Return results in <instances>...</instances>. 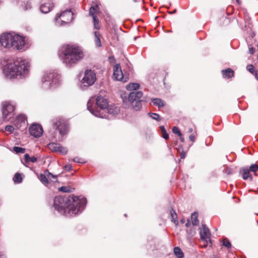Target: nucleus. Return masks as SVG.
<instances>
[{
    "label": "nucleus",
    "mask_w": 258,
    "mask_h": 258,
    "mask_svg": "<svg viewBox=\"0 0 258 258\" xmlns=\"http://www.w3.org/2000/svg\"><path fill=\"white\" fill-rule=\"evenodd\" d=\"M250 171L247 168H243L240 170V173L241 174L242 178L244 179H249L250 180H252V177L249 173Z\"/></svg>",
    "instance_id": "412c9836"
},
{
    "label": "nucleus",
    "mask_w": 258,
    "mask_h": 258,
    "mask_svg": "<svg viewBox=\"0 0 258 258\" xmlns=\"http://www.w3.org/2000/svg\"><path fill=\"white\" fill-rule=\"evenodd\" d=\"M13 180L15 183H19L21 182L22 180V178L21 177V174L19 173H16L13 177Z\"/></svg>",
    "instance_id": "c756f323"
},
{
    "label": "nucleus",
    "mask_w": 258,
    "mask_h": 258,
    "mask_svg": "<svg viewBox=\"0 0 258 258\" xmlns=\"http://www.w3.org/2000/svg\"><path fill=\"white\" fill-rule=\"evenodd\" d=\"M64 169L66 170V171H70L71 169H72V166L70 164H68V165H66L64 167Z\"/></svg>",
    "instance_id": "c03bdc74"
},
{
    "label": "nucleus",
    "mask_w": 258,
    "mask_h": 258,
    "mask_svg": "<svg viewBox=\"0 0 258 258\" xmlns=\"http://www.w3.org/2000/svg\"><path fill=\"white\" fill-rule=\"evenodd\" d=\"M13 39V33L3 34L0 36V48H11V43Z\"/></svg>",
    "instance_id": "f8f14e48"
},
{
    "label": "nucleus",
    "mask_w": 258,
    "mask_h": 258,
    "mask_svg": "<svg viewBox=\"0 0 258 258\" xmlns=\"http://www.w3.org/2000/svg\"><path fill=\"white\" fill-rule=\"evenodd\" d=\"M246 70L252 74H254L255 73L254 67L252 64L247 65L246 67Z\"/></svg>",
    "instance_id": "4c0bfd02"
},
{
    "label": "nucleus",
    "mask_w": 258,
    "mask_h": 258,
    "mask_svg": "<svg viewBox=\"0 0 258 258\" xmlns=\"http://www.w3.org/2000/svg\"><path fill=\"white\" fill-rule=\"evenodd\" d=\"M179 139H180V140L181 142H184V138L182 137V136L181 137H179Z\"/></svg>",
    "instance_id": "3c124183"
},
{
    "label": "nucleus",
    "mask_w": 258,
    "mask_h": 258,
    "mask_svg": "<svg viewBox=\"0 0 258 258\" xmlns=\"http://www.w3.org/2000/svg\"><path fill=\"white\" fill-rule=\"evenodd\" d=\"M191 219L193 225H197L199 224L197 213L194 212L192 213L191 215Z\"/></svg>",
    "instance_id": "cd10ccee"
},
{
    "label": "nucleus",
    "mask_w": 258,
    "mask_h": 258,
    "mask_svg": "<svg viewBox=\"0 0 258 258\" xmlns=\"http://www.w3.org/2000/svg\"><path fill=\"white\" fill-rule=\"evenodd\" d=\"M148 114L150 117H151L152 119L154 120H156L157 121H160L161 120L159 115L157 113H149Z\"/></svg>",
    "instance_id": "72a5a7b5"
},
{
    "label": "nucleus",
    "mask_w": 258,
    "mask_h": 258,
    "mask_svg": "<svg viewBox=\"0 0 258 258\" xmlns=\"http://www.w3.org/2000/svg\"><path fill=\"white\" fill-rule=\"evenodd\" d=\"M108 105L107 99L99 96L96 98L91 97L87 102L88 110L98 117H107L106 107Z\"/></svg>",
    "instance_id": "20e7f679"
},
{
    "label": "nucleus",
    "mask_w": 258,
    "mask_h": 258,
    "mask_svg": "<svg viewBox=\"0 0 258 258\" xmlns=\"http://www.w3.org/2000/svg\"><path fill=\"white\" fill-rule=\"evenodd\" d=\"M152 102L155 106L159 108L164 107L165 105V102L160 98H156L152 99Z\"/></svg>",
    "instance_id": "4be33fe9"
},
{
    "label": "nucleus",
    "mask_w": 258,
    "mask_h": 258,
    "mask_svg": "<svg viewBox=\"0 0 258 258\" xmlns=\"http://www.w3.org/2000/svg\"><path fill=\"white\" fill-rule=\"evenodd\" d=\"M95 35V44L96 46L97 47H101L102 46V44L101 42L100 38L101 37V35L100 34L99 32L95 31L94 32Z\"/></svg>",
    "instance_id": "5701e85b"
},
{
    "label": "nucleus",
    "mask_w": 258,
    "mask_h": 258,
    "mask_svg": "<svg viewBox=\"0 0 258 258\" xmlns=\"http://www.w3.org/2000/svg\"><path fill=\"white\" fill-rule=\"evenodd\" d=\"M200 237L202 240L205 241L207 243L211 242L210 230L205 225H202V227L200 229Z\"/></svg>",
    "instance_id": "4468645a"
},
{
    "label": "nucleus",
    "mask_w": 258,
    "mask_h": 258,
    "mask_svg": "<svg viewBox=\"0 0 258 258\" xmlns=\"http://www.w3.org/2000/svg\"><path fill=\"white\" fill-rule=\"evenodd\" d=\"M59 57L63 63L69 68L77 64L84 57V53L78 46L67 45L62 47Z\"/></svg>",
    "instance_id": "7ed1b4c3"
},
{
    "label": "nucleus",
    "mask_w": 258,
    "mask_h": 258,
    "mask_svg": "<svg viewBox=\"0 0 258 258\" xmlns=\"http://www.w3.org/2000/svg\"><path fill=\"white\" fill-rule=\"evenodd\" d=\"M143 96L141 91H134L131 92L128 96V101L132 104V107L136 110H139L142 107L140 99Z\"/></svg>",
    "instance_id": "6e6552de"
},
{
    "label": "nucleus",
    "mask_w": 258,
    "mask_h": 258,
    "mask_svg": "<svg viewBox=\"0 0 258 258\" xmlns=\"http://www.w3.org/2000/svg\"><path fill=\"white\" fill-rule=\"evenodd\" d=\"M53 127L59 132L60 137L59 140H62V137L67 134L69 131V127L66 121L62 118H56L53 120Z\"/></svg>",
    "instance_id": "423d86ee"
},
{
    "label": "nucleus",
    "mask_w": 258,
    "mask_h": 258,
    "mask_svg": "<svg viewBox=\"0 0 258 258\" xmlns=\"http://www.w3.org/2000/svg\"><path fill=\"white\" fill-rule=\"evenodd\" d=\"M192 132V128H190L189 129V132Z\"/></svg>",
    "instance_id": "6e6d98bb"
},
{
    "label": "nucleus",
    "mask_w": 258,
    "mask_h": 258,
    "mask_svg": "<svg viewBox=\"0 0 258 258\" xmlns=\"http://www.w3.org/2000/svg\"><path fill=\"white\" fill-rule=\"evenodd\" d=\"M248 170L250 171L255 172L258 170V166L256 164H252Z\"/></svg>",
    "instance_id": "a19ab883"
},
{
    "label": "nucleus",
    "mask_w": 258,
    "mask_h": 258,
    "mask_svg": "<svg viewBox=\"0 0 258 258\" xmlns=\"http://www.w3.org/2000/svg\"><path fill=\"white\" fill-rule=\"evenodd\" d=\"M59 75L54 72L44 73L41 80L42 87L46 90L54 87L59 82Z\"/></svg>",
    "instance_id": "39448f33"
},
{
    "label": "nucleus",
    "mask_w": 258,
    "mask_h": 258,
    "mask_svg": "<svg viewBox=\"0 0 258 258\" xmlns=\"http://www.w3.org/2000/svg\"><path fill=\"white\" fill-rule=\"evenodd\" d=\"M170 215L172 218V221L176 224H178V221L177 220V216L175 211L173 209H171L170 211Z\"/></svg>",
    "instance_id": "c85d7f7f"
},
{
    "label": "nucleus",
    "mask_w": 258,
    "mask_h": 258,
    "mask_svg": "<svg viewBox=\"0 0 258 258\" xmlns=\"http://www.w3.org/2000/svg\"><path fill=\"white\" fill-rule=\"evenodd\" d=\"M189 140L191 141L194 142L195 141V136L194 135H191L189 136Z\"/></svg>",
    "instance_id": "de8ad7c7"
},
{
    "label": "nucleus",
    "mask_w": 258,
    "mask_h": 258,
    "mask_svg": "<svg viewBox=\"0 0 258 258\" xmlns=\"http://www.w3.org/2000/svg\"><path fill=\"white\" fill-rule=\"evenodd\" d=\"M24 160L27 163L30 162L34 163L37 161V158L35 156L30 157L28 154H25L24 155Z\"/></svg>",
    "instance_id": "a878e982"
},
{
    "label": "nucleus",
    "mask_w": 258,
    "mask_h": 258,
    "mask_svg": "<svg viewBox=\"0 0 258 258\" xmlns=\"http://www.w3.org/2000/svg\"><path fill=\"white\" fill-rule=\"evenodd\" d=\"M97 8H98V6H92V7H91L90 8L89 14H90V16H91L93 18V17H96L95 15V13H96V9Z\"/></svg>",
    "instance_id": "c9c22d12"
},
{
    "label": "nucleus",
    "mask_w": 258,
    "mask_h": 258,
    "mask_svg": "<svg viewBox=\"0 0 258 258\" xmlns=\"http://www.w3.org/2000/svg\"><path fill=\"white\" fill-rule=\"evenodd\" d=\"M29 132L35 138L40 137L43 133L42 126L37 124H33L29 127Z\"/></svg>",
    "instance_id": "2eb2a0df"
},
{
    "label": "nucleus",
    "mask_w": 258,
    "mask_h": 258,
    "mask_svg": "<svg viewBox=\"0 0 258 258\" xmlns=\"http://www.w3.org/2000/svg\"><path fill=\"white\" fill-rule=\"evenodd\" d=\"M190 225V222L189 220H187V222L185 224L186 227H188Z\"/></svg>",
    "instance_id": "8fccbe9b"
},
{
    "label": "nucleus",
    "mask_w": 258,
    "mask_h": 258,
    "mask_svg": "<svg viewBox=\"0 0 258 258\" xmlns=\"http://www.w3.org/2000/svg\"><path fill=\"white\" fill-rule=\"evenodd\" d=\"M48 147L52 151L59 152L62 155H66L68 152V150L66 147H62L57 143H49Z\"/></svg>",
    "instance_id": "dca6fc26"
},
{
    "label": "nucleus",
    "mask_w": 258,
    "mask_h": 258,
    "mask_svg": "<svg viewBox=\"0 0 258 258\" xmlns=\"http://www.w3.org/2000/svg\"><path fill=\"white\" fill-rule=\"evenodd\" d=\"M93 21H94V26L96 29H99L100 27L99 26V21L97 19L96 17H93Z\"/></svg>",
    "instance_id": "58836bf2"
},
{
    "label": "nucleus",
    "mask_w": 258,
    "mask_h": 258,
    "mask_svg": "<svg viewBox=\"0 0 258 258\" xmlns=\"http://www.w3.org/2000/svg\"><path fill=\"white\" fill-rule=\"evenodd\" d=\"M15 106L9 102L3 103V115L5 120H8L13 115Z\"/></svg>",
    "instance_id": "9b49d317"
},
{
    "label": "nucleus",
    "mask_w": 258,
    "mask_h": 258,
    "mask_svg": "<svg viewBox=\"0 0 258 258\" xmlns=\"http://www.w3.org/2000/svg\"><path fill=\"white\" fill-rule=\"evenodd\" d=\"M26 119V116L25 115H19L14 120V123L15 126L18 128H20L23 124H24L25 123Z\"/></svg>",
    "instance_id": "6ab92c4d"
},
{
    "label": "nucleus",
    "mask_w": 258,
    "mask_h": 258,
    "mask_svg": "<svg viewBox=\"0 0 258 258\" xmlns=\"http://www.w3.org/2000/svg\"><path fill=\"white\" fill-rule=\"evenodd\" d=\"M185 156H186V154L185 152H182L181 153V154H180V158L181 159L185 158Z\"/></svg>",
    "instance_id": "09e8293b"
},
{
    "label": "nucleus",
    "mask_w": 258,
    "mask_h": 258,
    "mask_svg": "<svg viewBox=\"0 0 258 258\" xmlns=\"http://www.w3.org/2000/svg\"><path fill=\"white\" fill-rule=\"evenodd\" d=\"M87 204L85 198L72 195L68 198L56 197L54 199L53 207L61 214L72 216L81 213Z\"/></svg>",
    "instance_id": "f257e3e1"
},
{
    "label": "nucleus",
    "mask_w": 258,
    "mask_h": 258,
    "mask_svg": "<svg viewBox=\"0 0 258 258\" xmlns=\"http://www.w3.org/2000/svg\"><path fill=\"white\" fill-rule=\"evenodd\" d=\"M73 160L74 162H76V163H82V164L85 163V161H84V160L83 159L79 158L78 157H75Z\"/></svg>",
    "instance_id": "ea45409f"
},
{
    "label": "nucleus",
    "mask_w": 258,
    "mask_h": 258,
    "mask_svg": "<svg viewBox=\"0 0 258 258\" xmlns=\"http://www.w3.org/2000/svg\"><path fill=\"white\" fill-rule=\"evenodd\" d=\"M13 151L16 153H25L26 150L25 148L15 146L13 147Z\"/></svg>",
    "instance_id": "f704fd0d"
},
{
    "label": "nucleus",
    "mask_w": 258,
    "mask_h": 258,
    "mask_svg": "<svg viewBox=\"0 0 258 258\" xmlns=\"http://www.w3.org/2000/svg\"><path fill=\"white\" fill-rule=\"evenodd\" d=\"M255 77L256 79H257V80H258V76H257V74L256 73H255Z\"/></svg>",
    "instance_id": "5fc2aeb1"
},
{
    "label": "nucleus",
    "mask_w": 258,
    "mask_h": 258,
    "mask_svg": "<svg viewBox=\"0 0 258 258\" xmlns=\"http://www.w3.org/2000/svg\"><path fill=\"white\" fill-rule=\"evenodd\" d=\"M255 48L253 47L249 48L248 52L250 54H252L255 52Z\"/></svg>",
    "instance_id": "a18cd8bd"
},
{
    "label": "nucleus",
    "mask_w": 258,
    "mask_h": 258,
    "mask_svg": "<svg viewBox=\"0 0 258 258\" xmlns=\"http://www.w3.org/2000/svg\"><path fill=\"white\" fill-rule=\"evenodd\" d=\"M176 10H174L173 12H169V14H174L176 12Z\"/></svg>",
    "instance_id": "864d4df0"
},
{
    "label": "nucleus",
    "mask_w": 258,
    "mask_h": 258,
    "mask_svg": "<svg viewBox=\"0 0 258 258\" xmlns=\"http://www.w3.org/2000/svg\"><path fill=\"white\" fill-rule=\"evenodd\" d=\"M113 78L117 81L123 82L127 81V78L124 77L119 64H116L113 68Z\"/></svg>",
    "instance_id": "ddd939ff"
},
{
    "label": "nucleus",
    "mask_w": 258,
    "mask_h": 258,
    "mask_svg": "<svg viewBox=\"0 0 258 258\" xmlns=\"http://www.w3.org/2000/svg\"><path fill=\"white\" fill-rule=\"evenodd\" d=\"M135 2H137L138 1V0H133Z\"/></svg>",
    "instance_id": "13d9d810"
},
{
    "label": "nucleus",
    "mask_w": 258,
    "mask_h": 258,
    "mask_svg": "<svg viewBox=\"0 0 258 258\" xmlns=\"http://www.w3.org/2000/svg\"><path fill=\"white\" fill-rule=\"evenodd\" d=\"M40 180L45 185H47L49 183L48 180L45 175L41 174L39 177Z\"/></svg>",
    "instance_id": "473e14b6"
},
{
    "label": "nucleus",
    "mask_w": 258,
    "mask_h": 258,
    "mask_svg": "<svg viewBox=\"0 0 258 258\" xmlns=\"http://www.w3.org/2000/svg\"><path fill=\"white\" fill-rule=\"evenodd\" d=\"M74 188L69 186H62L59 188V190L63 192H71L73 191Z\"/></svg>",
    "instance_id": "7c9ffc66"
},
{
    "label": "nucleus",
    "mask_w": 258,
    "mask_h": 258,
    "mask_svg": "<svg viewBox=\"0 0 258 258\" xmlns=\"http://www.w3.org/2000/svg\"><path fill=\"white\" fill-rule=\"evenodd\" d=\"M223 245L228 248L230 247L231 246L230 242L227 238H224L223 239Z\"/></svg>",
    "instance_id": "79ce46f5"
},
{
    "label": "nucleus",
    "mask_w": 258,
    "mask_h": 258,
    "mask_svg": "<svg viewBox=\"0 0 258 258\" xmlns=\"http://www.w3.org/2000/svg\"><path fill=\"white\" fill-rule=\"evenodd\" d=\"M236 2L239 4V0H236Z\"/></svg>",
    "instance_id": "4d7b16f0"
},
{
    "label": "nucleus",
    "mask_w": 258,
    "mask_h": 258,
    "mask_svg": "<svg viewBox=\"0 0 258 258\" xmlns=\"http://www.w3.org/2000/svg\"><path fill=\"white\" fill-rule=\"evenodd\" d=\"M26 44V42L24 37L13 33V39H12L11 47L16 50L24 51L25 50Z\"/></svg>",
    "instance_id": "1a4fd4ad"
},
{
    "label": "nucleus",
    "mask_w": 258,
    "mask_h": 258,
    "mask_svg": "<svg viewBox=\"0 0 258 258\" xmlns=\"http://www.w3.org/2000/svg\"><path fill=\"white\" fill-rule=\"evenodd\" d=\"M96 79V74L94 71L86 70L81 82L85 86H90L94 84Z\"/></svg>",
    "instance_id": "9d476101"
},
{
    "label": "nucleus",
    "mask_w": 258,
    "mask_h": 258,
    "mask_svg": "<svg viewBox=\"0 0 258 258\" xmlns=\"http://www.w3.org/2000/svg\"><path fill=\"white\" fill-rule=\"evenodd\" d=\"M47 176L48 177H49V176H51L52 177V178H56V175H53L52 174H51V173L48 172V174H47Z\"/></svg>",
    "instance_id": "49530a36"
},
{
    "label": "nucleus",
    "mask_w": 258,
    "mask_h": 258,
    "mask_svg": "<svg viewBox=\"0 0 258 258\" xmlns=\"http://www.w3.org/2000/svg\"><path fill=\"white\" fill-rule=\"evenodd\" d=\"M160 127L162 137L164 139L167 140L169 138V135H168V134L167 133L164 126L162 125Z\"/></svg>",
    "instance_id": "2f4dec72"
},
{
    "label": "nucleus",
    "mask_w": 258,
    "mask_h": 258,
    "mask_svg": "<svg viewBox=\"0 0 258 258\" xmlns=\"http://www.w3.org/2000/svg\"><path fill=\"white\" fill-rule=\"evenodd\" d=\"M53 6L51 1L48 0L47 3H44L41 5L40 9L42 13L46 14L51 11Z\"/></svg>",
    "instance_id": "a211bd4d"
},
{
    "label": "nucleus",
    "mask_w": 258,
    "mask_h": 258,
    "mask_svg": "<svg viewBox=\"0 0 258 258\" xmlns=\"http://www.w3.org/2000/svg\"><path fill=\"white\" fill-rule=\"evenodd\" d=\"M31 7V3L29 1H24L23 4L21 5V8L24 11L30 10Z\"/></svg>",
    "instance_id": "393cba45"
},
{
    "label": "nucleus",
    "mask_w": 258,
    "mask_h": 258,
    "mask_svg": "<svg viewBox=\"0 0 258 258\" xmlns=\"http://www.w3.org/2000/svg\"><path fill=\"white\" fill-rule=\"evenodd\" d=\"M140 87V85L137 83H130L126 87L127 90L129 91H134L138 90Z\"/></svg>",
    "instance_id": "b1692460"
},
{
    "label": "nucleus",
    "mask_w": 258,
    "mask_h": 258,
    "mask_svg": "<svg viewBox=\"0 0 258 258\" xmlns=\"http://www.w3.org/2000/svg\"><path fill=\"white\" fill-rule=\"evenodd\" d=\"M74 19L73 13L71 10L62 11L59 15L55 17V23L57 26H60L70 23Z\"/></svg>",
    "instance_id": "0eeeda50"
},
{
    "label": "nucleus",
    "mask_w": 258,
    "mask_h": 258,
    "mask_svg": "<svg viewBox=\"0 0 258 258\" xmlns=\"http://www.w3.org/2000/svg\"><path fill=\"white\" fill-rule=\"evenodd\" d=\"M5 130L7 132L13 133L14 130V127L12 125H7L5 127Z\"/></svg>",
    "instance_id": "37998d69"
},
{
    "label": "nucleus",
    "mask_w": 258,
    "mask_h": 258,
    "mask_svg": "<svg viewBox=\"0 0 258 258\" xmlns=\"http://www.w3.org/2000/svg\"><path fill=\"white\" fill-rule=\"evenodd\" d=\"M30 62L27 59L17 58L13 62H9L3 69V73L10 79H24L30 72Z\"/></svg>",
    "instance_id": "f03ea898"
},
{
    "label": "nucleus",
    "mask_w": 258,
    "mask_h": 258,
    "mask_svg": "<svg viewBox=\"0 0 258 258\" xmlns=\"http://www.w3.org/2000/svg\"><path fill=\"white\" fill-rule=\"evenodd\" d=\"M172 131L174 134L177 135L179 137H181L182 136V134L178 127H173Z\"/></svg>",
    "instance_id": "e433bc0d"
},
{
    "label": "nucleus",
    "mask_w": 258,
    "mask_h": 258,
    "mask_svg": "<svg viewBox=\"0 0 258 258\" xmlns=\"http://www.w3.org/2000/svg\"><path fill=\"white\" fill-rule=\"evenodd\" d=\"M124 216H125V217H126V216H127V215H126V214H124Z\"/></svg>",
    "instance_id": "bf43d9fd"
},
{
    "label": "nucleus",
    "mask_w": 258,
    "mask_h": 258,
    "mask_svg": "<svg viewBox=\"0 0 258 258\" xmlns=\"http://www.w3.org/2000/svg\"><path fill=\"white\" fill-rule=\"evenodd\" d=\"M222 76L224 78L229 79L234 76V72L230 68H227L225 70H223L222 71Z\"/></svg>",
    "instance_id": "aec40b11"
},
{
    "label": "nucleus",
    "mask_w": 258,
    "mask_h": 258,
    "mask_svg": "<svg viewBox=\"0 0 258 258\" xmlns=\"http://www.w3.org/2000/svg\"><path fill=\"white\" fill-rule=\"evenodd\" d=\"M180 221L181 223H184L185 222V220L184 219H181Z\"/></svg>",
    "instance_id": "603ef678"
},
{
    "label": "nucleus",
    "mask_w": 258,
    "mask_h": 258,
    "mask_svg": "<svg viewBox=\"0 0 258 258\" xmlns=\"http://www.w3.org/2000/svg\"><path fill=\"white\" fill-rule=\"evenodd\" d=\"M174 253L178 258H182L183 257V253L181 249L178 247H174Z\"/></svg>",
    "instance_id": "bb28decb"
},
{
    "label": "nucleus",
    "mask_w": 258,
    "mask_h": 258,
    "mask_svg": "<svg viewBox=\"0 0 258 258\" xmlns=\"http://www.w3.org/2000/svg\"><path fill=\"white\" fill-rule=\"evenodd\" d=\"M120 111L119 108L115 105H108L106 107V115L107 116L105 118H109V114L115 115L117 114Z\"/></svg>",
    "instance_id": "f3484780"
}]
</instances>
